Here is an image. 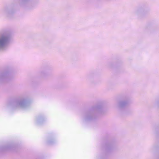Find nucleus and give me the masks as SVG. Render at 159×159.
<instances>
[{
	"label": "nucleus",
	"instance_id": "f257e3e1",
	"mask_svg": "<svg viewBox=\"0 0 159 159\" xmlns=\"http://www.w3.org/2000/svg\"><path fill=\"white\" fill-rule=\"evenodd\" d=\"M7 39L5 37H2L0 39V44H2L4 43L7 41Z\"/></svg>",
	"mask_w": 159,
	"mask_h": 159
}]
</instances>
